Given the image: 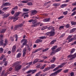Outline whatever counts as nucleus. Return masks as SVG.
I'll list each match as a JSON object with an SVG mask.
<instances>
[{
    "label": "nucleus",
    "mask_w": 76,
    "mask_h": 76,
    "mask_svg": "<svg viewBox=\"0 0 76 76\" xmlns=\"http://www.w3.org/2000/svg\"><path fill=\"white\" fill-rule=\"evenodd\" d=\"M73 57L70 59V60H73V58H75V57H76V53L74 55H70L68 56V57Z\"/></svg>",
    "instance_id": "6"
},
{
    "label": "nucleus",
    "mask_w": 76,
    "mask_h": 76,
    "mask_svg": "<svg viewBox=\"0 0 76 76\" xmlns=\"http://www.w3.org/2000/svg\"><path fill=\"white\" fill-rule=\"evenodd\" d=\"M22 3H26L28 2V1H21Z\"/></svg>",
    "instance_id": "54"
},
{
    "label": "nucleus",
    "mask_w": 76,
    "mask_h": 76,
    "mask_svg": "<svg viewBox=\"0 0 76 76\" xmlns=\"http://www.w3.org/2000/svg\"><path fill=\"white\" fill-rule=\"evenodd\" d=\"M76 13V12L75 11H74L73 13H72V14L71 15V16H73L75 15V14Z\"/></svg>",
    "instance_id": "57"
},
{
    "label": "nucleus",
    "mask_w": 76,
    "mask_h": 76,
    "mask_svg": "<svg viewBox=\"0 0 76 76\" xmlns=\"http://www.w3.org/2000/svg\"><path fill=\"white\" fill-rule=\"evenodd\" d=\"M32 64V62H30L27 63L26 64V65H29V66H31Z\"/></svg>",
    "instance_id": "38"
},
{
    "label": "nucleus",
    "mask_w": 76,
    "mask_h": 76,
    "mask_svg": "<svg viewBox=\"0 0 76 76\" xmlns=\"http://www.w3.org/2000/svg\"><path fill=\"white\" fill-rule=\"evenodd\" d=\"M32 70V74H34V73L36 72V71H37V70L34 69V70Z\"/></svg>",
    "instance_id": "41"
},
{
    "label": "nucleus",
    "mask_w": 76,
    "mask_h": 76,
    "mask_svg": "<svg viewBox=\"0 0 76 76\" xmlns=\"http://www.w3.org/2000/svg\"><path fill=\"white\" fill-rule=\"evenodd\" d=\"M9 19H14V17L12 16H10L9 17Z\"/></svg>",
    "instance_id": "62"
},
{
    "label": "nucleus",
    "mask_w": 76,
    "mask_h": 76,
    "mask_svg": "<svg viewBox=\"0 0 76 76\" xmlns=\"http://www.w3.org/2000/svg\"><path fill=\"white\" fill-rule=\"evenodd\" d=\"M14 37L16 38V41H17V39H18V35H17V34L15 35H14Z\"/></svg>",
    "instance_id": "42"
},
{
    "label": "nucleus",
    "mask_w": 76,
    "mask_h": 76,
    "mask_svg": "<svg viewBox=\"0 0 76 76\" xmlns=\"http://www.w3.org/2000/svg\"><path fill=\"white\" fill-rule=\"evenodd\" d=\"M54 52H52L50 53V55L51 56H52V55H53L54 54H55V53H55V51H53Z\"/></svg>",
    "instance_id": "47"
},
{
    "label": "nucleus",
    "mask_w": 76,
    "mask_h": 76,
    "mask_svg": "<svg viewBox=\"0 0 76 76\" xmlns=\"http://www.w3.org/2000/svg\"><path fill=\"white\" fill-rule=\"evenodd\" d=\"M40 50H41V48H39L37 49L36 50L33 51L32 52V53H37V51H40Z\"/></svg>",
    "instance_id": "13"
},
{
    "label": "nucleus",
    "mask_w": 76,
    "mask_h": 76,
    "mask_svg": "<svg viewBox=\"0 0 76 76\" xmlns=\"http://www.w3.org/2000/svg\"><path fill=\"white\" fill-rule=\"evenodd\" d=\"M67 6V4H62L61 6V8H64V7H66Z\"/></svg>",
    "instance_id": "18"
},
{
    "label": "nucleus",
    "mask_w": 76,
    "mask_h": 76,
    "mask_svg": "<svg viewBox=\"0 0 76 76\" xmlns=\"http://www.w3.org/2000/svg\"><path fill=\"white\" fill-rule=\"evenodd\" d=\"M8 9H9V7H4L3 8V10L4 11L5 10H6Z\"/></svg>",
    "instance_id": "44"
},
{
    "label": "nucleus",
    "mask_w": 76,
    "mask_h": 76,
    "mask_svg": "<svg viewBox=\"0 0 76 76\" xmlns=\"http://www.w3.org/2000/svg\"><path fill=\"white\" fill-rule=\"evenodd\" d=\"M50 20V18H46L45 19L43 20V22H48V21H49V20Z\"/></svg>",
    "instance_id": "16"
},
{
    "label": "nucleus",
    "mask_w": 76,
    "mask_h": 76,
    "mask_svg": "<svg viewBox=\"0 0 76 76\" xmlns=\"http://www.w3.org/2000/svg\"><path fill=\"white\" fill-rule=\"evenodd\" d=\"M56 42V39L53 40L51 42H50V44H51V45H52V44H54V42Z\"/></svg>",
    "instance_id": "24"
},
{
    "label": "nucleus",
    "mask_w": 76,
    "mask_h": 76,
    "mask_svg": "<svg viewBox=\"0 0 76 76\" xmlns=\"http://www.w3.org/2000/svg\"><path fill=\"white\" fill-rule=\"evenodd\" d=\"M70 26V25L69 24H67L66 26V27L67 28H69Z\"/></svg>",
    "instance_id": "49"
},
{
    "label": "nucleus",
    "mask_w": 76,
    "mask_h": 76,
    "mask_svg": "<svg viewBox=\"0 0 76 76\" xmlns=\"http://www.w3.org/2000/svg\"><path fill=\"white\" fill-rule=\"evenodd\" d=\"M64 35H65V34H63L62 35H61V37H60V38H63V37L64 36Z\"/></svg>",
    "instance_id": "51"
},
{
    "label": "nucleus",
    "mask_w": 76,
    "mask_h": 76,
    "mask_svg": "<svg viewBox=\"0 0 76 76\" xmlns=\"http://www.w3.org/2000/svg\"><path fill=\"white\" fill-rule=\"evenodd\" d=\"M26 40V39H22L21 40V43H22V42H24L25 41V40Z\"/></svg>",
    "instance_id": "58"
},
{
    "label": "nucleus",
    "mask_w": 76,
    "mask_h": 76,
    "mask_svg": "<svg viewBox=\"0 0 76 76\" xmlns=\"http://www.w3.org/2000/svg\"><path fill=\"white\" fill-rule=\"evenodd\" d=\"M5 43L4 44V47H5V46L6 45L7 43V39H5Z\"/></svg>",
    "instance_id": "21"
},
{
    "label": "nucleus",
    "mask_w": 76,
    "mask_h": 76,
    "mask_svg": "<svg viewBox=\"0 0 76 76\" xmlns=\"http://www.w3.org/2000/svg\"><path fill=\"white\" fill-rule=\"evenodd\" d=\"M10 39H11V41H14V39H13V38L11 37L10 38Z\"/></svg>",
    "instance_id": "55"
},
{
    "label": "nucleus",
    "mask_w": 76,
    "mask_h": 76,
    "mask_svg": "<svg viewBox=\"0 0 76 76\" xmlns=\"http://www.w3.org/2000/svg\"><path fill=\"white\" fill-rule=\"evenodd\" d=\"M0 44L1 45H3L4 47V44H3V40H2L0 41Z\"/></svg>",
    "instance_id": "32"
},
{
    "label": "nucleus",
    "mask_w": 76,
    "mask_h": 76,
    "mask_svg": "<svg viewBox=\"0 0 76 76\" xmlns=\"http://www.w3.org/2000/svg\"><path fill=\"white\" fill-rule=\"evenodd\" d=\"M36 67H40L42 66V64L39 63H38L36 64Z\"/></svg>",
    "instance_id": "27"
},
{
    "label": "nucleus",
    "mask_w": 76,
    "mask_h": 76,
    "mask_svg": "<svg viewBox=\"0 0 76 76\" xmlns=\"http://www.w3.org/2000/svg\"><path fill=\"white\" fill-rule=\"evenodd\" d=\"M56 58L55 57L53 58L50 61V62L52 63H54L55 61H56Z\"/></svg>",
    "instance_id": "15"
},
{
    "label": "nucleus",
    "mask_w": 76,
    "mask_h": 76,
    "mask_svg": "<svg viewBox=\"0 0 76 76\" xmlns=\"http://www.w3.org/2000/svg\"><path fill=\"white\" fill-rule=\"evenodd\" d=\"M9 15H10V14L8 13L7 14H5L4 16L3 17L4 18H7V17H9Z\"/></svg>",
    "instance_id": "22"
},
{
    "label": "nucleus",
    "mask_w": 76,
    "mask_h": 76,
    "mask_svg": "<svg viewBox=\"0 0 76 76\" xmlns=\"http://www.w3.org/2000/svg\"><path fill=\"white\" fill-rule=\"evenodd\" d=\"M50 70V68L49 67L46 68L45 69H44L43 70L44 72H45V71H47L48 70Z\"/></svg>",
    "instance_id": "30"
},
{
    "label": "nucleus",
    "mask_w": 76,
    "mask_h": 76,
    "mask_svg": "<svg viewBox=\"0 0 76 76\" xmlns=\"http://www.w3.org/2000/svg\"><path fill=\"white\" fill-rule=\"evenodd\" d=\"M19 14H20V12H16L15 14V17L14 18V20H13V22H15L19 18V17L18 16L19 15Z\"/></svg>",
    "instance_id": "4"
},
{
    "label": "nucleus",
    "mask_w": 76,
    "mask_h": 76,
    "mask_svg": "<svg viewBox=\"0 0 76 76\" xmlns=\"http://www.w3.org/2000/svg\"><path fill=\"white\" fill-rule=\"evenodd\" d=\"M28 45H30V47L32 48V43H31L30 44L29 43Z\"/></svg>",
    "instance_id": "56"
},
{
    "label": "nucleus",
    "mask_w": 76,
    "mask_h": 76,
    "mask_svg": "<svg viewBox=\"0 0 76 76\" xmlns=\"http://www.w3.org/2000/svg\"><path fill=\"white\" fill-rule=\"evenodd\" d=\"M37 21H36V20H33V21L32 22V23L34 24L35 23H37Z\"/></svg>",
    "instance_id": "43"
},
{
    "label": "nucleus",
    "mask_w": 76,
    "mask_h": 76,
    "mask_svg": "<svg viewBox=\"0 0 76 76\" xmlns=\"http://www.w3.org/2000/svg\"><path fill=\"white\" fill-rule=\"evenodd\" d=\"M63 18H64V16L62 15L58 18V19H63Z\"/></svg>",
    "instance_id": "45"
},
{
    "label": "nucleus",
    "mask_w": 76,
    "mask_h": 76,
    "mask_svg": "<svg viewBox=\"0 0 76 76\" xmlns=\"http://www.w3.org/2000/svg\"><path fill=\"white\" fill-rule=\"evenodd\" d=\"M33 19H31V20H28V21L29 23L32 22H33Z\"/></svg>",
    "instance_id": "64"
},
{
    "label": "nucleus",
    "mask_w": 76,
    "mask_h": 76,
    "mask_svg": "<svg viewBox=\"0 0 76 76\" xmlns=\"http://www.w3.org/2000/svg\"><path fill=\"white\" fill-rule=\"evenodd\" d=\"M70 74L71 76H73V75H74V73H73V72L71 73Z\"/></svg>",
    "instance_id": "63"
},
{
    "label": "nucleus",
    "mask_w": 76,
    "mask_h": 76,
    "mask_svg": "<svg viewBox=\"0 0 76 76\" xmlns=\"http://www.w3.org/2000/svg\"><path fill=\"white\" fill-rule=\"evenodd\" d=\"M63 14L64 15H66L67 14V11H66L65 12H63Z\"/></svg>",
    "instance_id": "48"
},
{
    "label": "nucleus",
    "mask_w": 76,
    "mask_h": 76,
    "mask_svg": "<svg viewBox=\"0 0 76 76\" xmlns=\"http://www.w3.org/2000/svg\"><path fill=\"white\" fill-rule=\"evenodd\" d=\"M62 70H63V69H61L59 70H58V71H56V72L52 73L50 75V76H57V74L59 73H60V72H61Z\"/></svg>",
    "instance_id": "3"
},
{
    "label": "nucleus",
    "mask_w": 76,
    "mask_h": 76,
    "mask_svg": "<svg viewBox=\"0 0 76 76\" xmlns=\"http://www.w3.org/2000/svg\"><path fill=\"white\" fill-rule=\"evenodd\" d=\"M75 49L74 48L72 49L71 51L70 52L71 54H72V53H73L74 52H75Z\"/></svg>",
    "instance_id": "34"
},
{
    "label": "nucleus",
    "mask_w": 76,
    "mask_h": 76,
    "mask_svg": "<svg viewBox=\"0 0 76 76\" xmlns=\"http://www.w3.org/2000/svg\"><path fill=\"white\" fill-rule=\"evenodd\" d=\"M6 29H3L0 32V33L3 34L5 32H6Z\"/></svg>",
    "instance_id": "20"
},
{
    "label": "nucleus",
    "mask_w": 76,
    "mask_h": 76,
    "mask_svg": "<svg viewBox=\"0 0 76 76\" xmlns=\"http://www.w3.org/2000/svg\"><path fill=\"white\" fill-rule=\"evenodd\" d=\"M27 4L28 6H32V5H33V4L31 2H28L27 3Z\"/></svg>",
    "instance_id": "40"
},
{
    "label": "nucleus",
    "mask_w": 76,
    "mask_h": 76,
    "mask_svg": "<svg viewBox=\"0 0 76 76\" xmlns=\"http://www.w3.org/2000/svg\"><path fill=\"white\" fill-rule=\"evenodd\" d=\"M55 67V65L53 64L51 65V66L50 67V69H53Z\"/></svg>",
    "instance_id": "35"
},
{
    "label": "nucleus",
    "mask_w": 76,
    "mask_h": 76,
    "mask_svg": "<svg viewBox=\"0 0 76 76\" xmlns=\"http://www.w3.org/2000/svg\"><path fill=\"white\" fill-rule=\"evenodd\" d=\"M58 69V67H57L56 68H55L53 70V72H55V71H56V70H57Z\"/></svg>",
    "instance_id": "46"
},
{
    "label": "nucleus",
    "mask_w": 76,
    "mask_h": 76,
    "mask_svg": "<svg viewBox=\"0 0 76 76\" xmlns=\"http://www.w3.org/2000/svg\"><path fill=\"white\" fill-rule=\"evenodd\" d=\"M38 25V23H36L34 24H33L31 26V27L32 28H33L34 27H36V26H37Z\"/></svg>",
    "instance_id": "26"
},
{
    "label": "nucleus",
    "mask_w": 76,
    "mask_h": 76,
    "mask_svg": "<svg viewBox=\"0 0 76 76\" xmlns=\"http://www.w3.org/2000/svg\"><path fill=\"white\" fill-rule=\"evenodd\" d=\"M46 35H48L49 37H53L55 35V32L51 31L49 32H48L46 34Z\"/></svg>",
    "instance_id": "5"
},
{
    "label": "nucleus",
    "mask_w": 76,
    "mask_h": 76,
    "mask_svg": "<svg viewBox=\"0 0 76 76\" xmlns=\"http://www.w3.org/2000/svg\"><path fill=\"white\" fill-rule=\"evenodd\" d=\"M20 56H21V53H18L17 55L18 58H20Z\"/></svg>",
    "instance_id": "37"
},
{
    "label": "nucleus",
    "mask_w": 76,
    "mask_h": 76,
    "mask_svg": "<svg viewBox=\"0 0 76 76\" xmlns=\"http://www.w3.org/2000/svg\"><path fill=\"white\" fill-rule=\"evenodd\" d=\"M32 72V70H30L27 72V73H30Z\"/></svg>",
    "instance_id": "60"
},
{
    "label": "nucleus",
    "mask_w": 76,
    "mask_h": 76,
    "mask_svg": "<svg viewBox=\"0 0 76 76\" xmlns=\"http://www.w3.org/2000/svg\"><path fill=\"white\" fill-rule=\"evenodd\" d=\"M57 46H55L53 47L52 48L51 50L52 51H54V50H55L56 48H57Z\"/></svg>",
    "instance_id": "19"
},
{
    "label": "nucleus",
    "mask_w": 76,
    "mask_h": 76,
    "mask_svg": "<svg viewBox=\"0 0 76 76\" xmlns=\"http://www.w3.org/2000/svg\"><path fill=\"white\" fill-rule=\"evenodd\" d=\"M60 5V3H55L53 4V6H55V7H58Z\"/></svg>",
    "instance_id": "12"
},
{
    "label": "nucleus",
    "mask_w": 76,
    "mask_h": 76,
    "mask_svg": "<svg viewBox=\"0 0 76 76\" xmlns=\"http://www.w3.org/2000/svg\"><path fill=\"white\" fill-rule=\"evenodd\" d=\"M24 23H25V22H23L20 24L16 25L15 27L14 28V31H16V30H17L18 28H20V27H22L23 25H24Z\"/></svg>",
    "instance_id": "2"
},
{
    "label": "nucleus",
    "mask_w": 76,
    "mask_h": 76,
    "mask_svg": "<svg viewBox=\"0 0 76 76\" xmlns=\"http://www.w3.org/2000/svg\"><path fill=\"white\" fill-rule=\"evenodd\" d=\"M21 64V61H17L15 63V65H16L15 70H19L20 69L22 65H19Z\"/></svg>",
    "instance_id": "1"
},
{
    "label": "nucleus",
    "mask_w": 76,
    "mask_h": 76,
    "mask_svg": "<svg viewBox=\"0 0 76 76\" xmlns=\"http://www.w3.org/2000/svg\"><path fill=\"white\" fill-rule=\"evenodd\" d=\"M4 49L2 48H0V53H2L3 52Z\"/></svg>",
    "instance_id": "33"
},
{
    "label": "nucleus",
    "mask_w": 76,
    "mask_h": 76,
    "mask_svg": "<svg viewBox=\"0 0 76 76\" xmlns=\"http://www.w3.org/2000/svg\"><path fill=\"white\" fill-rule=\"evenodd\" d=\"M72 36L69 35L67 39V40L68 39H69V38H72Z\"/></svg>",
    "instance_id": "52"
},
{
    "label": "nucleus",
    "mask_w": 76,
    "mask_h": 76,
    "mask_svg": "<svg viewBox=\"0 0 76 76\" xmlns=\"http://www.w3.org/2000/svg\"><path fill=\"white\" fill-rule=\"evenodd\" d=\"M47 37L45 36H43V37H39V38L40 39H45Z\"/></svg>",
    "instance_id": "29"
},
{
    "label": "nucleus",
    "mask_w": 76,
    "mask_h": 76,
    "mask_svg": "<svg viewBox=\"0 0 76 76\" xmlns=\"http://www.w3.org/2000/svg\"><path fill=\"white\" fill-rule=\"evenodd\" d=\"M27 48H28V50H29V51H30V50H31L32 49V48L31 47H30L29 46H28Z\"/></svg>",
    "instance_id": "53"
},
{
    "label": "nucleus",
    "mask_w": 76,
    "mask_h": 76,
    "mask_svg": "<svg viewBox=\"0 0 76 76\" xmlns=\"http://www.w3.org/2000/svg\"><path fill=\"white\" fill-rule=\"evenodd\" d=\"M37 13V10H34L32 11L31 14H33V15H35Z\"/></svg>",
    "instance_id": "10"
},
{
    "label": "nucleus",
    "mask_w": 76,
    "mask_h": 76,
    "mask_svg": "<svg viewBox=\"0 0 76 76\" xmlns=\"http://www.w3.org/2000/svg\"><path fill=\"white\" fill-rule=\"evenodd\" d=\"M16 46H14L12 47V53H14L16 51Z\"/></svg>",
    "instance_id": "8"
},
{
    "label": "nucleus",
    "mask_w": 76,
    "mask_h": 76,
    "mask_svg": "<svg viewBox=\"0 0 76 76\" xmlns=\"http://www.w3.org/2000/svg\"><path fill=\"white\" fill-rule=\"evenodd\" d=\"M71 23L72 25H76V22L74 21H71Z\"/></svg>",
    "instance_id": "23"
},
{
    "label": "nucleus",
    "mask_w": 76,
    "mask_h": 76,
    "mask_svg": "<svg viewBox=\"0 0 76 76\" xmlns=\"http://www.w3.org/2000/svg\"><path fill=\"white\" fill-rule=\"evenodd\" d=\"M74 40V38H71L69 39L68 42H72V40Z\"/></svg>",
    "instance_id": "36"
},
{
    "label": "nucleus",
    "mask_w": 76,
    "mask_h": 76,
    "mask_svg": "<svg viewBox=\"0 0 76 76\" xmlns=\"http://www.w3.org/2000/svg\"><path fill=\"white\" fill-rule=\"evenodd\" d=\"M23 57H25L26 55V48L23 50Z\"/></svg>",
    "instance_id": "7"
},
{
    "label": "nucleus",
    "mask_w": 76,
    "mask_h": 76,
    "mask_svg": "<svg viewBox=\"0 0 76 76\" xmlns=\"http://www.w3.org/2000/svg\"><path fill=\"white\" fill-rule=\"evenodd\" d=\"M76 28H73L70 31V33H72V32H75V31H76Z\"/></svg>",
    "instance_id": "25"
},
{
    "label": "nucleus",
    "mask_w": 76,
    "mask_h": 76,
    "mask_svg": "<svg viewBox=\"0 0 76 76\" xmlns=\"http://www.w3.org/2000/svg\"><path fill=\"white\" fill-rule=\"evenodd\" d=\"M38 61V59H35L34 61L33 62V64H35V63H37Z\"/></svg>",
    "instance_id": "28"
},
{
    "label": "nucleus",
    "mask_w": 76,
    "mask_h": 76,
    "mask_svg": "<svg viewBox=\"0 0 76 76\" xmlns=\"http://www.w3.org/2000/svg\"><path fill=\"white\" fill-rule=\"evenodd\" d=\"M24 42L23 43V45H26V46H28V45H27V42H28V41L27 39H26Z\"/></svg>",
    "instance_id": "14"
},
{
    "label": "nucleus",
    "mask_w": 76,
    "mask_h": 76,
    "mask_svg": "<svg viewBox=\"0 0 76 76\" xmlns=\"http://www.w3.org/2000/svg\"><path fill=\"white\" fill-rule=\"evenodd\" d=\"M11 4L9 2H6L3 5L4 6H10Z\"/></svg>",
    "instance_id": "11"
},
{
    "label": "nucleus",
    "mask_w": 76,
    "mask_h": 76,
    "mask_svg": "<svg viewBox=\"0 0 76 76\" xmlns=\"http://www.w3.org/2000/svg\"><path fill=\"white\" fill-rule=\"evenodd\" d=\"M40 73H41V72H39V73H37V74H36V76H38L39 75V74H40Z\"/></svg>",
    "instance_id": "59"
},
{
    "label": "nucleus",
    "mask_w": 76,
    "mask_h": 76,
    "mask_svg": "<svg viewBox=\"0 0 76 76\" xmlns=\"http://www.w3.org/2000/svg\"><path fill=\"white\" fill-rule=\"evenodd\" d=\"M42 40L40 39H37L35 43H39V42H42Z\"/></svg>",
    "instance_id": "9"
},
{
    "label": "nucleus",
    "mask_w": 76,
    "mask_h": 76,
    "mask_svg": "<svg viewBox=\"0 0 76 76\" xmlns=\"http://www.w3.org/2000/svg\"><path fill=\"white\" fill-rule=\"evenodd\" d=\"M4 71H3L2 72V74H1V76H3L4 74Z\"/></svg>",
    "instance_id": "61"
},
{
    "label": "nucleus",
    "mask_w": 76,
    "mask_h": 76,
    "mask_svg": "<svg viewBox=\"0 0 76 76\" xmlns=\"http://www.w3.org/2000/svg\"><path fill=\"white\" fill-rule=\"evenodd\" d=\"M49 48H47L46 49H45V50H42V52H45V51H48V50Z\"/></svg>",
    "instance_id": "39"
},
{
    "label": "nucleus",
    "mask_w": 76,
    "mask_h": 76,
    "mask_svg": "<svg viewBox=\"0 0 76 76\" xmlns=\"http://www.w3.org/2000/svg\"><path fill=\"white\" fill-rule=\"evenodd\" d=\"M68 71H69V70L66 69L64 71V73H67V72H68Z\"/></svg>",
    "instance_id": "50"
},
{
    "label": "nucleus",
    "mask_w": 76,
    "mask_h": 76,
    "mask_svg": "<svg viewBox=\"0 0 76 76\" xmlns=\"http://www.w3.org/2000/svg\"><path fill=\"white\" fill-rule=\"evenodd\" d=\"M61 50V48H59L57 49L56 51H55V53H57L59 51H60Z\"/></svg>",
    "instance_id": "17"
},
{
    "label": "nucleus",
    "mask_w": 76,
    "mask_h": 76,
    "mask_svg": "<svg viewBox=\"0 0 76 76\" xmlns=\"http://www.w3.org/2000/svg\"><path fill=\"white\" fill-rule=\"evenodd\" d=\"M23 10L24 12H29V9L24 8L23 9Z\"/></svg>",
    "instance_id": "31"
}]
</instances>
